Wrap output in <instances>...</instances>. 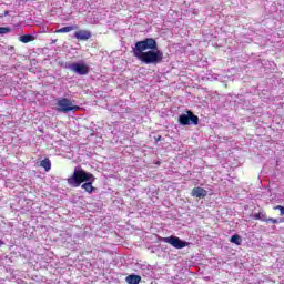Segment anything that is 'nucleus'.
Listing matches in <instances>:
<instances>
[{
    "mask_svg": "<svg viewBox=\"0 0 284 284\" xmlns=\"http://www.w3.org/2000/svg\"><path fill=\"white\" fill-rule=\"evenodd\" d=\"M8 14H10V11H4L1 17H8Z\"/></svg>",
    "mask_w": 284,
    "mask_h": 284,
    "instance_id": "nucleus-19",
    "label": "nucleus"
},
{
    "mask_svg": "<svg viewBox=\"0 0 284 284\" xmlns=\"http://www.w3.org/2000/svg\"><path fill=\"white\" fill-rule=\"evenodd\" d=\"M163 242L172 245L175 250H183V247H189L190 242L181 240L179 236L171 235L169 237H163Z\"/></svg>",
    "mask_w": 284,
    "mask_h": 284,
    "instance_id": "nucleus-4",
    "label": "nucleus"
},
{
    "mask_svg": "<svg viewBox=\"0 0 284 284\" xmlns=\"http://www.w3.org/2000/svg\"><path fill=\"white\" fill-rule=\"evenodd\" d=\"M72 30H79V26H70V27H63L61 29H58L55 32L57 34H64L67 32H72Z\"/></svg>",
    "mask_w": 284,
    "mask_h": 284,
    "instance_id": "nucleus-9",
    "label": "nucleus"
},
{
    "mask_svg": "<svg viewBox=\"0 0 284 284\" xmlns=\"http://www.w3.org/2000/svg\"><path fill=\"white\" fill-rule=\"evenodd\" d=\"M264 222L265 223H273V224H278V220H276V219H274V217H266L265 220H264Z\"/></svg>",
    "mask_w": 284,
    "mask_h": 284,
    "instance_id": "nucleus-16",
    "label": "nucleus"
},
{
    "mask_svg": "<svg viewBox=\"0 0 284 284\" xmlns=\"http://www.w3.org/2000/svg\"><path fill=\"white\" fill-rule=\"evenodd\" d=\"M12 29L10 27H0V34H10Z\"/></svg>",
    "mask_w": 284,
    "mask_h": 284,
    "instance_id": "nucleus-14",
    "label": "nucleus"
},
{
    "mask_svg": "<svg viewBox=\"0 0 284 284\" xmlns=\"http://www.w3.org/2000/svg\"><path fill=\"white\" fill-rule=\"evenodd\" d=\"M253 217L255 219V221H265V214H263V213H255L254 215H253Z\"/></svg>",
    "mask_w": 284,
    "mask_h": 284,
    "instance_id": "nucleus-15",
    "label": "nucleus"
},
{
    "mask_svg": "<svg viewBox=\"0 0 284 284\" xmlns=\"http://www.w3.org/2000/svg\"><path fill=\"white\" fill-rule=\"evenodd\" d=\"M57 105L58 112H62L63 114H68V112H79V110H81V106L74 105L72 100L68 98H61L58 100Z\"/></svg>",
    "mask_w": 284,
    "mask_h": 284,
    "instance_id": "nucleus-3",
    "label": "nucleus"
},
{
    "mask_svg": "<svg viewBox=\"0 0 284 284\" xmlns=\"http://www.w3.org/2000/svg\"><path fill=\"white\" fill-rule=\"evenodd\" d=\"M231 243H234L235 245H241L243 243V239H241V235L234 234L230 239Z\"/></svg>",
    "mask_w": 284,
    "mask_h": 284,
    "instance_id": "nucleus-13",
    "label": "nucleus"
},
{
    "mask_svg": "<svg viewBox=\"0 0 284 284\" xmlns=\"http://www.w3.org/2000/svg\"><path fill=\"white\" fill-rule=\"evenodd\" d=\"M191 194L196 199H205L207 196V191L201 186H197L192 190Z\"/></svg>",
    "mask_w": 284,
    "mask_h": 284,
    "instance_id": "nucleus-8",
    "label": "nucleus"
},
{
    "mask_svg": "<svg viewBox=\"0 0 284 284\" xmlns=\"http://www.w3.org/2000/svg\"><path fill=\"white\" fill-rule=\"evenodd\" d=\"M68 69L71 70V72H75V74L85 75L90 72V67L85 63H70L68 64Z\"/></svg>",
    "mask_w": 284,
    "mask_h": 284,
    "instance_id": "nucleus-6",
    "label": "nucleus"
},
{
    "mask_svg": "<svg viewBox=\"0 0 284 284\" xmlns=\"http://www.w3.org/2000/svg\"><path fill=\"white\" fill-rule=\"evenodd\" d=\"M273 210H278L280 211V215L284 216V206L283 205L274 206Z\"/></svg>",
    "mask_w": 284,
    "mask_h": 284,
    "instance_id": "nucleus-17",
    "label": "nucleus"
},
{
    "mask_svg": "<svg viewBox=\"0 0 284 284\" xmlns=\"http://www.w3.org/2000/svg\"><path fill=\"white\" fill-rule=\"evenodd\" d=\"M94 181H97L94 174L87 172L83 169H74L73 174L67 179L68 185H70L71 187L81 186L82 190H84L88 194L97 192V187L92 185Z\"/></svg>",
    "mask_w": 284,
    "mask_h": 284,
    "instance_id": "nucleus-2",
    "label": "nucleus"
},
{
    "mask_svg": "<svg viewBox=\"0 0 284 284\" xmlns=\"http://www.w3.org/2000/svg\"><path fill=\"white\" fill-rule=\"evenodd\" d=\"M125 281L128 284H140L141 275H128Z\"/></svg>",
    "mask_w": 284,
    "mask_h": 284,
    "instance_id": "nucleus-10",
    "label": "nucleus"
},
{
    "mask_svg": "<svg viewBox=\"0 0 284 284\" xmlns=\"http://www.w3.org/2000/svg\"><path fill=\"white\" fill-rule=\"evenodd\" d=\"M190 122L192 125H199V118L192 111H186V114L179 116L180 125H190Z\"/></svg>",
    "mask_w": 284,
    "mask_h": 284,
    "instance_id": "nucleus-5",
    "label": "nucleus"
},
{
    "mask_svg": "<svg viewBox=\"0 0 284 284\" xmlns=\"http://www.w3.org/2000/svg\"><path fill=\"white\" fill-rule=\"evenodd\" d=\"M19 41H21V43H30L31 41H34V36H32V34L21 36L19 38Z\"/></svg>",
    "mask_w": 284,
    "mask_h": 284,
    "instance_id": "nucleus-12",
    "label": "nucleus"
},
{
    "mask_svg": "<svg viewBox=\"0 0 284 284\" xmlns=\"http://www.w3.org/2000/svg\"><path fill=\"white\" fill-rule=\"evenodd\" d=\"M154 139H155L156 143H159V141H162L163 136L158 135V136H155Z\"/></svg>",
    "mask_w": 284,
    "mask_h": 284,
    "instance_id": "nucleus-18",
    "label": "nucleus"
},
{
    "mask_svg": "<svg viewBox=\"0 0 284 284\" xmlns=\"http://www.w3.org/2000/svg\"><path fill=\"white\" fill-rule=\"evenodd\" d=\"M1 245H3V241L0 240V247H1Z\"/></svg>",
    "mask_w": 284,
    "mask_h": 284,
    "instance_id": "nucleus-20",
    "label": "nucleus"
},
{
    "mask_svg": "<svg viewBox=\"0 0 284 284\" xmlns=\"http://www.w3.org/2000/svg\"><path fill=\"white\" fill-rule=\"evenodd\" d=\"M73 37L78 41H89V39H92V32H90V30H78L74 32Z\"/></svg>",
    "mask_w": 284,
    "mask_h": 284,
    "instance_id": "nucleus-7",
    "label": "nucleus"
},
{
    "mask_svg": "<svg viewBox=\"0 0 284 284\" xmlns=\"http://www.w3.org/2000/svg\"><path fill=\"white\" fill-rule=\"evenodd\" d=\"M133 54L145 65H156L163 61V53L159 50L154 38H145L142 41H138L133 49Z\"/></svg>",
    "mask_w": 284,
    "mask_h": 284,
    "instance_id": "nucleus-1",
    "label": "nucleus"
},
{
    "mask_svg": "<svg viewBox=\"0 0 284 284\" xmlns=\"http://www.w3.org/2000/svg\"><path fill=\"white\" fill-rule=\"evenodd\" d=\"M284 222V219L282 221H280V223H283Z\"/></svg>",
    "mask_w": 284,
    "mask_h": 284,
    "instance_id": "nucleus-21",
    "label": "nucleus"
},
{
    "mask_svg": "<svg viewBox=\"0 0 284 284\" xmlns=\"http://www.w3.org/2000/svg\"><path fill=\"white\" fill-rule=\"evenodd\" d=\"M40 168H43L45 172H50L52 170V162H50L49 158H45L40 162Z\"/></svg>",
    "mask_w": 284,
    "mask_h": 284,
    "instance_id": "nucleus-11",
    "label": "nucleus"
}]
</instances>
